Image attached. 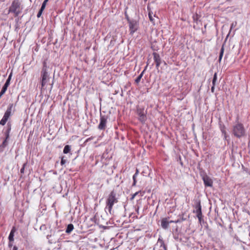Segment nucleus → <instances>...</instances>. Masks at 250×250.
<instances>
[{
	"label": "nucleus",
	"instance_id": "nucleus-1",
	"mask_svg": "<svg viewBox=\"0 0 250 250\" xmlns=\"http://www.w3.org/2000/svg\"><path fill=\"white\" fill-rule=\"evenodd\" d=\"M118 202V198L116 197V193L112 190L107 196L106 199L105 209H107L110 214L112 213V210L114 205Z\"/></svg>",
	"mask_w": 250,
	"mask_h": 250
},
{
	"label": "nucleus",
	"instance_id": "nucleus-2",
	"mask_svg": "<svg viewBox=\"0 0 250 250\" xmlns=\"http://www.w3.org/2000/svg\"><path fill=\"white\" fill-rule=\"evenodd\" d=\"M22 6L19 0H14L9 8L8 13H12L14 17H17L21 12Z\"/></svg>",
	"mask_w": 250,
	"mask_h": 250
},
{
	"label": "nucleus",
	"instance_id": "nucleus-3",
	"mask_svg": "<svg viewBox=\"0 0 250 250\" xmlns=\"http://www.w3.org/2000/svg\"><path fill=\"white\" fill-rule=\"evenodd\" d=\"M47 67L46 65V60L43 62V67L41 72L40 83H41V91L42 94L46 89L45 84L47 83Z\"/></svg>",
	"mask_w": 250,
	"mask_h": 250
},
{
	"label": "nucleus",
	"instance_id": "nucleus-4",
	"mask_svg": "<svg viewBox=\"0 0 250 250\" xmlns=\"http://www.w3.org/2000/svg\"><path fill=\"white\" fill-rule=\"evenodd\" d=\"M15 111V106L13 104H10L4 113V116L0 121V125H4L8 121L10 117L14 113Z\"/></svg>",
	"mask_w": 250,
	"mask_h": 250
},
{
	"label": "nucleus",
	"instance_id": "nucleus-5",
	"mask_svg": "<svg viewBox=\"0 0 250 250\" xmlns=\"http://www.w3.org/2000/svg\"><path fill=\"white\" fill-rule=\"evenodd\" d=\"M11 124L10 122H8L6 125V128L4 132V135L5 136V138L1 144L0 145V151H3L4 149L6 146L8 145V140L9 138L10 132L11 130Z\"/></svg>",
	"mask_w": 250,
	"mask_h": 250
},
{
	"label": "nucleus",
	"instance_id": "nucleus-6",
	"mask_svg": "<svg viewBox=\"0 0 250 250\" xmlns=\"http://www.w3.org/2000/svg\"><path fill=\"white\" fill-rule=\"evenodd\" d=\"M233 134L237 138H240L245 134V129L242 124L238 123L234 125L232 129Z\"/></svg>",
	"mask_w": 250,
	"mask_h": 250
},
{
	"label": "nucleus",
	"instance_id": "nucleus-7",
	"mask_svg": "<svg viewBox=\"0 0 250 250\" xmlns=\"http://www.w3.org/2000/svg\"><path fill=\"white\" fill-rule=\"evenodd\" d=\"M130 34L132 35L138 29L139 23L135 20L128 19Z\"/></svg>",
	"mask_w": 250,
	"mask_h": 250
},
{
	"label": "nucleus",
	"instance_id": "nucleus-8",
	"mask_svg": "<svg viewBox=\"0 0 250 250\" xmlns=\"http://www.w3.org/2000/svg\"><path fill=\"white\" fill-rule=\"evenodd\" d=\"M137 114L139 116V120L142 123H145L146 120V113L144 108L137 109Z\"/></svg>",
	"mask_w": 250,
	"mask_h": 250
},
{
	"label": "nucleus",
	"instance_id": "nucleus-9",
	"mask_svg": "<svg viewBox=\"0 0 250 250\" xmlns=\"http://www.w3.org/2000/svg\"><path fill=\"white\" fill-rule=\"evenodd\" d=\"M107 118L105 116H100V122L98 128L100 130H104L106 127Z\"/></svg>",
	"mask_w": 250,
	"mask_h": 250
},
{
	"label": "nucleus",
	"instance_id": "nucleus-10",
	"mask_svg": "<svg viewBox=\"0 0 250 250\" xmlns=\"http://www.w3.org/2000/svg\"><path fill=\"white\" fill-rule=\"evenodd\" d=\"M153 56V60L156 64V67L157 69L161 63V59L159 54L156 52H153L152 54Z\"/></svg>",
	"mask_w": 250,
	"mask_h": 250
},
{
	"label": "nucleus",
	"instance_id": "nucleus-11",
	"mask_svg": "<svg viewBox=\"0 0 250 250\" xmlns=\"http://www.w3.org/2000/svg\"><path fill=\"white\" fill-rule=\"evenodd\" d=\"M196 211L195 212L197 214V217H198L199 221H201L202 218V213L201 209V205L200 202H198L195 206Z\"/></svg>",
	"mask_w": 250,
	"mask_h": 250
},
{
	"label": "nucleus",
	"instance_id": "nucleus-12",
	"mask_svg": "<svg viewBox=\"0 0 250 250\" xmlns=\"http://www.w3.org/2000/svg\"><path fill=\"white\" fill-rule=\"evenodd\" d=\"M203 180L206 187H212L213 186V181L211 179L208 175H205L203 177Z\"/></svg>",
	"mask_w": 250,
	"mask_h": 250
},
{
	"label": "nucleus",
	"instance_id": "nucleus-13",
	"mask_svg": "<svg viewBox=\"0 0 250 250\" xmlns=\"http://www.w3.org/2000/svg\"><path fill=\"white\" fill-rule=\"evenodd\" d=\"M173 222H174L173 221H168V218H163L161 221L162 227L164 229H166L168 228L169 224Z\"/></svg>",
	"mask_w": 250,
	"mask_h": 250
},
{
	"label": "nucleus",
	"instance_id": "nucleus-14",
	"mask_svg": "<svg viewBox=\"0 0 250 250\" xmlns=\"http://www.w3.org/2000/svg\"><path fill=\"white\" fill-rule=\"evenodd\" d=\"M11 76H12V74L11 73L9 75L8 79L6 80L5 83H4V85L3 86V87L2 88L1 91L3 92L4 93H5V92H6V91L8 87L9 86V85L10 84Z\"/></svg>",
	"mask_w": 250,
	"mask_h": 250
},
{
	"label": "nucleus",
	"instance_id": "nucleus-15",
	"mask_svg": "<svg viewBox=\"0 0 250 250\" xmlns=\"http://www.w3.org/2000/svg\"><path fill=\"white\" fill-rule=\"evenodd\" d=\"M74 229V226L72 224H68L65 230V232L67 234H69Z\"/></svg>",
	"mask_w": 250,
	"mask_h": 250
},
{
	"label": "nucleus",
	"instance_id": "nucleus-16",
	"mask_svg": "<svg viewBox=\"0 0 250 250\" xmlns=\"http://www.w3.org/2000/svg\"><path fill=\"white\" fill-rule=\"evenodd\" d=\"M139 173V170L138 169H136L135 173L133 176V183L132 184L133 186H136V183H137V176L138 175Z\"/></svg>",
	"mask_w": 250,
	"mask_h": 250
},
{
	"label": "nucleus",
	"instance_id": "nucleus-17",
	"mask_svg": "<svg viewBox=\"0 0 250 250\" xmlns=\"http://www.w3.org/2000/svg\"><path fill=\"white\" fill-rule=\"evenodd\" d=\"M221 131L222 133L224 135V138L225 139H227V138L228 137V135L227 134V132H226V127H225V125H223V126H222L221 127Z\"/></svg>",
	"mask_w": 250,
	"mask_h": 250
},
{
	"label": "nucleus",
	"instance_id": "nucleus-18",
	"mask_svg": "<svg viewBox=\"0 0 250 250\" xmlns=\"http://www.w3.org/2000/svg\"><path fill=\"white\" fill-rule=\"evenodd\" d=\"M70 146L69 145H66L63 148V152L64 154H67L70 151Z\"/></svg>",
	"mask_w": 250,
	"mask_h": 250
},
{
	"label": "nucleus",
	"instance_id": "nucleus-19",
	"mask_svg": "<svg viewBox=\"0 0 250 250\" xmlns=\"http://www.w3.org/2000/svg\"><path fill=\"white\" fill-rule=\"evenodd\" d=\"M44 8H44V4L42 5V6H41V8L39 10V11L38 12V13L37 14V17L38 18H40L41 16V15H42V12L44 10Z\"/></svg>",
	"mask_w": 250,
	"mask_h": 250
},
{
	"label": "nucleus",
	"instance_id": "nucleus-20",
	"mask_svg": "<svg viewBox=\"0 0 250 250\" xmlns=\"http://www.w3.org/2000/svg\"><path fill=\"white\" fill-rule=\"evenodd\" d=\"M224 51V46H223L221 49L220 52V55H219V60H218L219 62H221V60H222L223 56Z\"/></svg>",
	"mask_w": 250,
	"mask_h": 250
},
{
	"label": "nucleus",
	"instance_id": "nucleus-21",
	"mask_svg": "<svg viewBox=\"0 0 250 250\" xmlns=\"http://www.w3.org/2000/svg\"><path fill=\"white\" fill-rule=\"evenodd\" d=\"M145 70H144L143 72H142V73L137 77V78L135 80V82L137 83H139V82H140L141 81V79H142L143 76V74H144V72Z\"/></svg>",
	"mask_w": 250,
	"mask_h": 250
},
{
	"label": "nucleus",
	"instance_id": "nucleus-22",
	"mask_svg": "<svg viewBox=\"0 0 250 250\" xmlns=\"http://www.w3.org/2000/svg\"><path fill=\"white\" fill-rule=\"evenodd\" d=\"M217 73H215L213 76V78L212 80V85H215L216 82L217 81Z\"/></svg>",
	"mask_w": 250,
	"mask_h": 250
},
{
	"label": "nucleus",
	"instance_id": "nucleus-23",
	"mask_svg": "<svg viewBox=\"0 0 250 250\" xmlns=\"http://www.w3.org/2000/svg\"><path fill=\"white\" fill-rule=\"evenodd\" d=\"M67 160L66 159H65V156H62L61 157V164L62 166H63L66 163Z\"/></svg>",
	"mask_w": 250,
	"mask_h": 250
},
{
	"label": "nucleus",
	"instance_id": "nucleus-24",
	"mask_svg": "<svg viewBox=\"0 0 250 250\" xmlns=\"http://www.w3.org/2000/svg\"><path fill=\"white\" fill-rule=\"evenodd\" d=\"M158 243H160L161 246H163L165 249H166V246L165 245L164 242L163 240L159 238L158 241Z\"/></svg>",
	"mask_w": 250,
	"mask_h": 250
},
{
	"label": "nucleus",
	"instance_id": "nucleus-25",
	"mask_svg": "<svg viewBox=\"0 0 250 250\" xmlns=\"http://www.w3.org/2000/svg\"><path fill=\"white\" fill-rule=\"evenodd\" d=\"M27 166V163H25L23 164L22 168L21 169L20 172L21 174H23L24 172V168L25 167Z\"/></svg>",
	"mask_w": 250,
	"mask_h": 250
},
{
	"label": "nucleus",
	"instance_id": "nucleus-26",
	"mask_svg": "<svg viewBox=\"0 0 250 250\" xmlns=\"http://www.w3.org/2000/svg\"><path fill=\"white\" fill-rule=\"evenodd\" d=\"M14 234L10 233L9 236H8V239L10 242H12V241H14Z\"/></svg>",
	"mask_w": 250,
	"mask_h": 250
},
{
	"label": "nucleus",
	"instance_id": "nucleus-27",
	"mask_svg": "<svg viewBox=\"0 0 250 250\" xmlns=\"http://www.w3.org/2000/svg\"><path fill=\"white\" fill-rule=\"evenodd\" d=\"M40 229L41 230H45L46 229V225H42L41 227H40Z\"/></svg>",
	"mask_w": 250,
	"mask_h": 250
},
{
	"label": "nucleus",
	"instance_id": "nucleus-28",
	"mask_svg": "<svg viewBox=\"0 0 250 250\" xmlns=\"http://www.w3.org/2000/svg\"><path fill=\"white\" fill-rule=\"evenodd\" d=\"M140 192H141V191H137V192H135L133 195H132V197H131V199H133L135 198V197L137 195H138Z\"/></svg>",
	"mask_w": 250,
	"mask_h": 250
},
{
	"label": "nucleus",
	"instance_id": "nucleus-29",
	"mask_svg": "<svg viewBox=\"0 0 250 250\" xmlns=\"http://www.w3.org/2000/svg\"><path fill=\"white\" fill-rule=\"evenodd\" d=\"M21 18H18L17 19H16V21L17 22V24H16V28H18V26H19V25L18 24L19 21V20Z\"/></svg>",
	"mask_w": 250,
	"mask_h": 250
},
{
	"label": "nucleus",
	"instance_id": "nucleus-30",
	"mask_svg": "<svg viewBox=\"0 0 250 250\" xmlns=\"http://www.w3.org/2000/svg\"><path fill=\"white\" fill-rule=\"evenodd\" d=\"M15 231H16L15 228L13 227L12 229H11V230L10 231V233H12V234H14V232H15Z\"/></svg>",
	"mask_w": 250,
	"mask_h": 250
},
{
	"label": "nucleus",
	"instance_id": "nucleus-31",
	"mask_svg": "<svg viewBox=\"0 0 250 250\" xmlns=\"http://www.w3.org/2000/svg\"><path fill=\"white\" fill-rule=\"evenodd\" d=\"M47 2H48V1H47V0H44L42 5H44V8H45V6H46V4L47 3Z\"/></svg>",
	"mask_w": 250,
	"mask_h": 250
},
{
	"label": "nucleus",
	"instance_id": "nucleus-32",
	"mask_svg": "<svg viewBox=\"0 0 250 250\" xmlns=\"http://www.w3.org/2000/svg\"><path fill=\"white\" fill-rule=\"evenodd\" d=\"M237 24V22H235L234 23L233 22L231 25V29L234 26H236Z\"/></svg>",
	"mask_w": 250,
	"mask_h": 250
},
{
	"label": "nucleus",
	"instance_id": "nucleus-33",
	"mask_svg": "<svg viewBox=\"0 0 250 250\" xmlns=\"http://www.w3.org/2000/svg\"><path fill=\"white\" fill-rule=\"evenodd\" d=\"M215 85H212L211 88V91L212 92H214V89H215Z\"/></svg>",
	"mask_w": 250,
	"mask_h": 250
},
{
	"label": "nucleus",
	"instance_id": "nucleus-34",
	"mask_svg": "<svg viewBox=\"0 0 250 250\" xmlns=\"http://www.w3.org/2000/svg\"><path fill=\"white\" fill-rule=\"evenodd\" d=\"M12 246H13L12 243H11V242H10V241H9V243H8V246H9V247L11 248V247H12Z\"/></svg>",
	"mask_w": 250,
	"mask_h": 250
},
{
	"label": "nucleus",
	"instance_id": "nucleus-35",
	"mask_svg": "<svg viewBox=\"0 0 250 250\" xmlns=\"http://www.w3.org/2000/svg\"><path fill=\"white\" fill-rule=\"evenodd\" d=\"M125 18H126L127 21H128V19H129V18L128 17V15L127 14V13L126 12H125Z\"/></svg>",
	"mask_w": 250,
	"mask_h": 250
},
{
	"label": "nucleus",
	"instance_id": "nucleus-36",
	"mask_svg": "<svg viewBox=\"0 0 250 250\" xmlns=\"http://www.w3.org/2000/svg\"><path fill=\"white\" fill-rule=\"evenodd\" d=\"M18 247L16 246H14L13 248V250H18Z\"/></svg>",
	"mask_w": 250,
	"mask_h": 250
},
{
	"label": "nucleus",
	"instance_id": "nucleus-37",
	"mask_svg": "<svg viewBox=\"0 0 250 250\" xmlns=\"http://www.w3.org/2000/svg\"><path fill=\"white\" fill-rule=\"evenodd\" d=\"M4 93L1 91L0 92V99L1 98V96L4 94Z\"/></svg>",
	"mask_w": 250,
	"mask_h": 250
},
{
	"label": "nucleus",
	"instance_id": "nucleus-38",
	"mask_svg": "<svg viewBox=\"0 0 250 250\" xmlns=\"http://www.w3.org/2000/svg\"><path fill=\"white\" fill-rule=\"evenodd\" d=\"M45 38H43L42 40V42L43 43L45 42Z\"/></svg>",
	"mask_w": 250,
	"mask_h": 250
},
{
	"label": "nucleus",
	"instance_id": "nucleus-39",
	"mask_svg": "<svg viewBox=\"0 0 250 250\" xmlns=\"http://www.w3.org/2000/svg\"><path fill=\"white\" fill-rule=\"evenodd\" d=\"M149 17L150 20V21H152V17L150 15V14H149Z\"/></svg>",
	"mask_w": 250,
	"mask_h": 250
},
{
	"label": "nucleus",
	"instance_id": "nucleus-40",
	"mask_svg": "<svg viewBox=\"0 0 250 250\" xmlns=\"http://www.w3.org/2000/svg\"><path fill=\"white\" fill-rule=\"evenodd\" d=\"M145 1H146L147 0H145Z\"/></svg>",
	"mask_w": 250,
	"mask_h": 250
}]
</instances>
